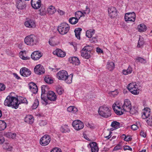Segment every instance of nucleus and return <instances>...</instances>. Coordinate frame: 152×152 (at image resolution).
I'll return each mask as SVG.
<instances>
[{"instance_id": "1", "label": "nucleus", "mask_w": 152, "mask_h": 152, "mask_svg": "<svg viewBox=\"0 0 152 152\" xmlns=\"http://www.w3.org/2000/svg\"><path fill=\"white\" fill-rule=\"evenodd\" d=\"M18 102L17 97L12 96L10 94L7 97L4 101V104L5 106L16 109L18 107L19 105Z\"/></svg>"}, {"instance_id": "2", "label": "nucleus", "mask_w": 152, "mask_h": 152, "mask_svg": "<svg viewBox=\"0 0 152 152\" xmlns=\"http://www.w3.org/2000/svg\"><path fill=\"white\" fill-rule=\"evenodd\" d=\"M39 39L37 37L34 35H30L26 36L24 39L25 43L27 45L33 46L39 43Z\"/></svg>"}, {"instance_id": "3", "label": "nucleus", "mask_w": 152, "mask_h": 152, "mask_svg": "<svg viewBox=\"0 0 152 152\" xmlns=\"http://www.w3.org/2000/svg\"><path fill=\"white\" fill-rule=\"evenodd\" d=\"M98 112L100 115L104 118L109 117L111 115V113L109 108L106 105H103L100 107L99 109Z\"/></svg>"}, {"instance_id": "4", "label": "nucleus", "mask_w": 152, "mask_h": 152, "mask_svg": "<svg viewBox=\"0 0 152 152\" xmlns=\"http://www.w3.org/2000/svg\"><path fill=\"white\" fill-rule=\"evenodd\" d=\"M92 47L89 45L85 46L81 50V56L84 58L88 59L91 57V50Z\"/></svg>"}, {"instance_id": "5", "label": "nucleus", "mask_w": 152, "mask_h": 152, "mask_svg": "<svg viewBox=\"0 0 152 152\" xmlns=\"http://www.w3.org/2000/svg\"><path fill=\"white\" fill-rule=\"evenodd\" d=\"M69 30V26L68 24L66 23H61L58 27V30L62 35L66 34Z\"/></svg>"}, {"instance_id": "6", "label": "nucleus", "mask_w": 152, "mask_h": 152, "mask_svg": "<svg viewBox=\"0 0 152 152\" xmlns=\"http://www.w3.org/2000/svg\"><path fill=\"white\" fill-rule=\"evenodd\" d=\"M127 88L133 94L136 95L139 93V89H138V86L135 83H132L129 84L127 86Z\"/></svg>"}, {"instance_id": "7", "label": "nucleus", "mask_w": 152, "mask_h": 152, "mask_svg": "<svg viewBox=\"0 0 152 152\" xmlns=\"http://www.w3.org/2000/svg\"><path fill=\"white\" fill-rule=\"evenodd\" d=\"M72 126L77 131L83 129L84 126L83 123L79 120L74 121L72 123Z\"/></svg>"}, {"instance_id": "8", "label": "nucleus", "mask_w": 152, "mask_h": 152, "mask_svg": "<svg viewBox=\"0 0 152 152\" xmlns=\"http://www.w3.org/2000/svg\"><path fill=\"white\" fill-rule=\"evenodd\" d=\"M136 14L134 12H128L126 13L124 19L126 21H132L134 22L136 19Z\"/></svg>"}, {"instance_id": "9", "label": "nucleus", "mask_w": 152, "mask_h": 152, "mask_svg": "<svg viewBox=\"0 0 152 152\" xmlns=\"http://www.w3.org/2000/svg\"><path fill=\"white\" fill-rule=\"evenodd\" d=\"M51 140L50 136L48 135H45L40 140V143L43 146H46L50 143Z\"/></svg>"}, {"instance_id": "10", "label": "nucleus", "mask_w": 152, "mask_h": 152, "mask_svg": "<svg viewBox=\"0 0 152 152\" xmlns=\"http://www.w3.org/2000/svg\"><path fill=\"white\" fill-rule=\"evenodd\" d=\"M132 105L130 101L128 99L124 100V103L122 107V111L124 113V112H127L130 110Z\"/></svg>"}, {"instance_id": "11", "label": "nucleus", "mask_w": 152, "mask_h": 152, "mask_svg": "<svg viewBox=\"0 0 152 152\" xmlns=\"http://www.w3.org/2000/svg\"><path fill=\"white\" fill-rule=\"evenodd\" d=\"M67 76H68V73L64 70L60 71L56 74L57 77L59 80H64L66 78Z\"/></svg>"}, {"instance_id": "12", "label": "nucleus", "mask_w": 152, "mask_h": 152, "mask_svg": "<svg viewBox=\"0 0 152 152\" xmlns=\"http://www.w3.org/2000/svg\"><path fill=\"white\" fill-rule=\"evenodd\" d=\"M113 108L115 113L118 115H121L123 114L122 108L120 107L119 104L115 103L113 105Z\"/></svg>"}, {"instance_id": "13", "label": "nucleus", "mask_w": 152, "mask_h": 152, "mask_svg": "<svg viewBox=\"0 0 152 152\" xmlns=\"http://www.w3.org/2000/svg\"><path fill=\"white\" fill-rule=\"evenodd\" d=\"M35 73L37 75H41L45 73V69L43 66L40 64L36 65L34 69Z\"/></svg>"}, {"instance_id": "14", "label": "nucleus", "mask_w": 152, "mask_h": 152, "mask_svg": "<svg viewBox=\"0 0 152 152\" xmlns=\"http://www.w3.org/2000/svg\"><path fill=\"white\" fill-rule=\"evenodd\" d=\"M43 54V53L39 51H34L31 54V58L34 60H37L42 57Z\"/></svg>"}, {"instance_id": "15", "label": "nucleus", "mask_w": 152, "mask_h": 152, "mask_svg": "<svg viewBox=\"0 0 152 152\" xmlns=\"http://www.w3.org/2000/svg\"><path fill=\"white\" fill-rule=\"evenodd\" d=\"M20 74L23 77H27L31 75V72L27 68L23 67L20 69Z\"/></svg>"}, {"instance_id": "16", "label": "nucleus", "mask_w": 152, "mask_h": 152, "mask_svg": "<svg viewBox=\"0 0 152 152\" xmlns=\"http://www.w3.org/2000/svg\"><path fill=\"white\" fill-rule=\"evenodd\" d=\"M109 16L111 18L116 17L117 15V11L115 7H110L108 9Z\"/></svg>"}, {"instance_id": "17", "label": "nucleus", "mask_w": 152, "mask_h": 152, "mask_svg": "<svg viewBox=\"0 0 152 152\" xmlns=\"http://www.w3.org/2000/svg\"><path fill=\"white\" fill-rule=\"evenodd\" d=\"M20 57L24 60H28L30 58L26 54V51L25 50H22L21 48H20Z\"/></svg>"}, {"instance_id": "18", "label": "nucleus", "mask_w": 152, "mask_h": 152, "mask_svg": "<svg viewBox=\"0 0 152 152\" xmlns=\"http://www.w3.org/2000/svg\"><path fill=\"white\" fill-rule=\"evenodd\" d=\"M47 96L48 99L50 101H55L57 98L56 94L52 91H49L47 93Z\"/></svg>"}, {"instance_id": "19", "label": "nucleus", "mask_w": 152, "mask_h": 152, "mask_svg": "<svg viewBox=\"0 0 152 152\" xmlns=\"http://www.w3.org/2000/svg\"><path fill=\"white\" fill-rule=\"evenodd\" d=\"M68 61L70 63L76 65H78L80 64L79 59L76 57H71L69 58Z\"/></svg>"}, {"instance_id": "20", "label": "nucleus", "mask_w": 152, "mask_h": 152, "mask_svg": "<svg viewBox=\"0 0 152 152\" xmlns=\"http://www.w3.org/2000/svg\"><path fill=\"white\" fill-rule=\"evenodd\" d=\"M24 25L26 27L29 28H34L36 26L34 21L31 19L26 21L24 23Z\"/></svg>"}, {"instance_id": "21", "label": "nucleus", "mask_w": 152, "mask_h": 152, "mask_svg": "<svg viewBox=\"0 0 152 152\" xmlns=\"http://www.w3.org/2000/svg\"><path fill=\"white\" fill-rule=\"evenodd\" d=\"M54 55H56L58 56L61 57H63L66 55V53L62 50L59 49H57L53 52Z\"/></svg>"}, {"instance_id": "22", "label": "nucleus", "mask_w": 152, "mask_h": 152, "mask_svg": "<svg viewBox=\"0 0 152 152\" xmlns=\"http://www.w3.org/2000/svg\"><path fill=\"white\" fill-rule=\"evenodd\" d=\"M92 152H98L99 148L97 143L95 142H90L89 144Z\"/></svg>"}, {"instance_id": "23", "label": "nucleus", "mask_w": 152, "mask_h": 152, "mask_svg": "<svg viewBox=\"0 0 152 152\" xmlns=\"http://www.w3.org/2000/svg\"><path fill=\"white\" fill-rule=\"evenodd\" d=\"M150 114V108L146 107L144 108L143 114L142 115V118L145 119L148 118Z\"/></svg>"}, {"instance_id": "24", "label": "nucleus", "mask_w": 152, "mask_h": 152, "mask_svg": "<svg viewBox=\"0 0 152 152\" xmlns=\"http://www.w3.org/2000/svg\"><path fill=\"white\" fill-rule=\"evenodd\" d=\"M24 120L27 123L31 124L33 123L34 119L32 115H28L25 117Z\"/></svg>"}, {"instance_id": "25", "label": "nucleus", "mask_w": 152, "mask_h": 152, "mask_svg": "<svg viewBox=\"0 0 152 152\" xmlns=\"http://www.w3.org/2000/svg\"><path fill=\"white\" fill-rule=\"evenodd\" d=\"M107 68L110 71L113 70L115 68V64L112 61H108L107 63Z\"/></svg>"}, {"instance_id": "26", "label": "nucleus", "mask_w": 152, "mask_h": 152, "mask_svg": "<svg viewBox=\"0 0 152 152\" xmlns=\"http://www.w3.org/2000/svg\"><path fill=\"white\" fill-rule=\"evenodd\" d=\"M82 30L81 28H76L74 31L76 37L79 39H80V32Z\"/></svg>"}, {"instance_id": "27", "label": "nucleus", "mask_w": 152, "mask_h": 152, "mask_svg": "<svg viewBox=\"0 0 152 152\" xmlns=\"http://www.w3.org/2000/svg\"><path fill=\"white\" fill-rule=\"evenodd\" d=\"M138 31L140 32H143L146 30L147 27L145 25L143 24H141L137 27Z\"/></svg>"}, {"instance_id": "28", "label": "nucleus", "mask_w": 152, "mask_h": 152, "mask_svg": "<svg viewBox=\"0 0 152 152\" xmlns=\"http://www.w3.org/2000/svg\"><path fill=\"white\" fill-rule=\"evenodd\" d=\"M73 77V74H71L69 75H68L66 78H65L64 80L66 83L68 84H70L72 83V79Z\"/></svg>"}, {"instance_id": "29", "label": "nucleus", "mask_w": 152, "mask_h": 152, "mask_svg": "<svg viewBox=\"0 0 152 152\" xmlns=\"http://www.w3.org/2000/svg\"><path fill=\"white\" fill-rule=\"evenodd\" d=\"M48 13L50 15H52L56 12V9L53 6H50L47 9Z\"/></svg>"}, {"instance_id": "30", "label": "nucleus", "mask_w": 152, "mask_h": 152, "mask_svg": "<svg viewBox=\"0 0 152 152\" xmlns=\"http://www.w3.org/2000/svg\"><path fill=\"white\" fill-rule=\"evenodd\" d=\"M95 30L89 29L87 30L86 33V35L88 38H91L92 36L94 34Z\"/></svg>"}, {"instance_id": "31", "label": "nucleus", "mask_w": 152, "mask_h": 152, "mask_svg": "<svg viewBox=\"0 0 152 152\" xmlns=\"http://www.w3.org/2000/svg\"><path fill=\"white\" fill-rule=\"evenodd\" d=\"M60 130L62 133L69 132L70 130L67 125L62 126L60 128Z\"/></svg>"}, {"instance_id": "32", "label": "nucleus", "mask_w": 152, "mask_h": 152, "mask_svg": "<svg viewBox=\"0 0 152 152\" xmlns=\"http://www.w3.org/2000/svg\"><path fill=\"white\" fill-rule=\"evenodd\" d=\"M67 111L70 112L75 113L78 110L77 108L73 106H70L67 108Z\"/></svg>"}, {"instance_id": "33", "label": "nucleus", "mask_w": 152, "mask_h": 152, "mask_svg": "<svg viewBox=\"0 0 152 152\" xmlns=\"http://www.w3.org/2000/svg\"><path fill=\"white\" fill-rule=\"evenodd\" d=\"M79 19L75 17H72L69 19V22L72 24H75L78 21Z\"/></svg>"}, {"instance_id": "34", "label": "nucleus", "mask_w": 152, "mask_h": 152, "mask_svg": "<svg viewBox=\"0 0 152 152\" xmlns=\"http://www.w3.org/2000/svg\"><path fill=\"white\" fill-rule=\"evenodd\" d=\"M48 88L46 86L43 85L41 86V91L42 94H47L48 92Z\"/></svg>"}, {"instance_id": "35", "label": "nucleus", "mask_w": 152, "mask_h": 152, "mask_svg": "<svg viewBox=\"0 0 152 152\" xmlns=\"http://www.w3.org/2000/svg\"><path fill=\"white\" fill-rule=\"evenodd\" d=\"M75 18H77L78 19H79L81 17H84L85 15L84 13L81 11H78L75 13Z\"/></svg>"}, {"instance_id": "36", "label": "nucleus", "mask_w": 152, "mask_h": 152, "mask_svg": "<svg viewBox=\"0 0 152 152\" xmlns=\"http://www.w3.org/2000/svg\"><path fill=\"white\" fill-rule=\"evenodd\" d=\"M132 71V67L129 66L127 70H123L122 72L124 75H126L131 73Z\"/></svg>"}, {"instance_id": "37", "label": "nucleus", "mask_w": 152, "mask_h": 152, "mask_svg": "<svg viewBox=\"0 0 152 152\" xmlns=\"http://www.w3.org/2000/svg\"><path fill=\"white\" fill-rule=\"evenodd\" d=\"M120 123L116 121H113L112 122L111 126L116 129H118L120 127Z\"/></svg>"}, {"instance_id": "38", "label": "nucleus", "mask_w": 152, "mask_h": 152, "mask_svg": "<svg viewBox=\"0 0 152 152\" xmlns=\"http://www.w3.org/2000/svg\"><path fill=\"white\" fill-rule=\"evenodd\" d=\"M27 104L28 101L26 98L24 97L20 96V104Z\"/></svg>"}, {"instance_id": "39", "label": "nucleus", "mask_w": 152, "mask_h": 152, "mask_svg": "<svg viewBox=\"0 0 152 152\" xmlns=\"http://www.w3.org/2000/svg\"><path fill=\"white\" fill-rule=\"evenodd\" d=\"M6 127V123L4 121H0V131L3 130Z\"/></svg>"}, {"instance_id": "40", "label": "nucleus", "mask_w": 152, "mask_h": 152, "mask_svg": "<svg viewBox=\"0 0 152 152\" xmlns=\"http://www.w3.org/2000/svg\"><path fill=\"white\" fill-rule=\"evenodd\" d=\"M41 1H40L38 2L35 3L34 4H35V5H33L32 3H31V5L33 8L35 9H37L39 8L41 6Z\"/></svg>"}, {"instance_id": "41", "label": "nucleus", "mask_w": 152, "mask_h": 152, "mask_svg": "<svg viewBox=\"0 0 152 152\" xmlns=\"http://www.w3.org/2000/svg\"><path fill=\"white\" fill-rule=\"evenodd\" d=\"M39 104V101L37 99H35L33 104L31 106L33 109H36L38 107Z\"/></svg>"}, {"instance_id": "42", "label": "nucleus", "mask_w": 152, "mask_h": 152, "mask_svg": "<svg viewBox=\"0 0 152 152\" xmlns=\"http://www.w3.org/2000/svg\"><path fill=\"white\" fill-rule=\"evenodd\" d=\"M135 59L137 62H140L142 63L145 64L146 63L145 60L141 57H137Z\"/></svg>"}, {"instance_id": "43", "label": "nucleus", "mask_w": 152, "mask_h": 152, "mask_svg": "<svg viewBox=\"0 0 152 152\" xmlns=\"http://www.w3.org/2000/svg\"><path fill=\"white\" fill-rule=\"evenodd\" d=\"M56 91L58 94L61 95L64 92V90L61 87L59 86L57 87Z\"/></svg>"}, {"instance_id": "44", "label": "nucleus", "mask_w": 152, "mask_h": 152, "mask_svg": "<svg viewBox=\"0 0 152 152\" xmlns=\"http://www.w3.org/2000/svg\"><path fill=\"white\" fill-rule=\"evenodd\" d=\"M144 43V42L143 39L140 38L138 42L137 47L138 48H140L141 46L143 45Z\"/></svg>"}, {"instance_id": "45", "label": "nucleus", "mask_w": 152, "mask_h": 152, "mask_svg": "<svg viewBox=\"0 0 152 152\" xmlns=\"http://www.w3.org/2000/svg\"><path fill=\"white\" fill-rule=\"evenodd\" d=\"M45 80L46 83L49 84H51L53 82V80L48 77H45Z\"/></svg>"}, {"instance_id": "46", "label": "nucleus", "mask_w": 152, "mask_h": 152, "mask_svg": "<svg viewBox=\"0 0 152 152\" xmlns=\"http://www.w3.org/2000/svg\"><path fill=\"white\" fill-rule=\"evenodd\" d=\"M49 44L51 46H54L56 45V43L52 38L50 39L49 41Z\"/></svg>"}, {"instance_id": "47", "label": "nucleus", "mask_w": 152, "mask_h": 152, "mask_svg": "<svg viewBox=\"0 0 152 152\" xmlns=\"http://www.w3.org/2000/svg\"><path fill=\"white\" fill-rule=\"evenodd\" d=\"M109 94L110 95L113 96H115L118 95V92L117 90L111 91L109 92Z\"/></svg>"}, {"instance_id": "48", "label": "nucleus", "mask_w": 152, "mask_h": 152, "mask_svg": "<svg viewBox=\"0 0 152 152\" xmlns=\"http://www.w3.org/2000/svg\"><path fill=\"white\" fill-rule=\"evenodd\" d=\"M47 124V122L46 121L41 120L39 121V124L41 126H44L46 125Z\"/></svg>"}, {"instance_id": "49", "label": "nucleus", "mask_w": 152, "mask_h": 152, "mask_svg": "<svg viewBox=\"0 0 152 152\" xmlns=\"http://www.w3.org/2000/svg\"><path fill=\"white\" fill-rule=\"evenodd\" d=\"M124 140L126 141H131L132 139V138L130 137L129 136H126L125 134L122 135V137L124 138Z\"/></svg>"}, {"instance_id": "50", "label": "nucleus", "mask_w": 152, "mask_h": 152, "mask_svg": "<svg viewBox=\"0 0 152 152\" xmlns=\"http://www.w3.org/2000/svg\"><path fill=\"white\" fill-rule=\"evenodd\" d=\"M28 87L30 90L33 88L34 87L37 86L36 84L34 83L31 82L28 84Z\"/></svg>"}, {"instance_id": "51", "label": "nucleus", "mask_w": 152, "mask_h": 152, "mask_svg": "<svg viewBox=\"0 0 152 152\" xmlns=\"http://www.w3.org/2000/svg\"><path fill=\"white\" fill-rule=\"evenodd\" d=\"M50 152H62V151L60 148H55L53 149Z\"/></svg>"}, {"instance_id": "52", "label": "nucleus", "mask_w": 152, "mask_h": 152, "mask_svg": "<svg viewBox=\"0 0 152 152\" xmlns=\"http://www.w3.org/2000/svg\"><path fill=\"white\" fill-rule=\"evenodd\" d=\"M46 13V10L45 8H41L40 10V14L41 15H45Z\"/></svg>"}, {"instance_id": "53", "label": "nucleus", "mask_w": 152, "mask_h": 152, "mask_svg": "<svg viewBox=\"0 0 152 152\" xmlns=\"http://www.w3.org/2000/svg\"><path fill=\"white\" fill-rule=\"evenodd\" d=\"M129 112L130 114H135L137 112V110L135 109V108H131L130 110L128 111Z\"/></svg>"}, {"instance_id": "54", "label": "nucleus", "mask_w": 152, "mask_h": 152, "mask_svg": "<svg viewBox=\"0 0 152 152\" xmlns=\"http://www.w3.org/2000/svg\"><path fill=\"white\" fill-rule=\"evenodd\" d=\"M30 91L34 94H36L37 93L38 89L37 86H36L35 87H34L33 88H32L30 90Z\"/></svg>"}, {"instance_id": "55", "label": "nucleus", "mask_w": 152, "mask_h": 152, "mask_svg": "<svg viewBox=\"0 0 152 152\" xmlns=\"http://www.w3.org/2000/svg\"><path fill=\"white\" fill-rule=\"evenodd\" d=\"M5 89V85L1 83H0V91H2L4 90Z\"/></svg>"}, {"instance_id": "56", "label": "nucleus", "mask_w": 152, "mask_h": 152, "mask_svg": "<svg viewBox=\"0 0 152 152\" xmlns=\"http://www.w3.org/2000/svg\"><path fill=\"white\" fill-rule=\"evenodd\" d=\"M121 148V146L120 145H118L115 146L114 148V151H116L118 150H119Z\"/></svg>"}, {"instance_id": "57", "label": "nucleus", "mask_w": 152, "mask_h": 152, "mask_svg": "<svg viewBox=\"0 0 152 152\" xmlns=\"http://www.w3.org/2000/svg\"><path fill=\"white\" fill-rule=\"evenodd\" d=\"M86 126L88 127H89L91 129H93L94 128L93 124H91L89 123H88L86 124Z\"/></svg>"}, {"instance_id": "58", "label": "nucleus", "mask_w": 152, "mask_h": 152, "mask_svg": "<svg viewBox=\"0 0 152 152\" xmlns=\"http://www.w3.org/2000/svg\"><path fill=\"white\" fill-rule=\"evenodd\" d=\"M131 129L134 130H136L138 129V126L136 125H133L131 126Z\"/></svg>"}, {"instance_id": "59", "label": "nucleus", "mask_w": 152, "mask_h": 152, "mask_svg": "<svg viewBox=\"0 0 152 152\" xmlns=\"http://www.w3.org/2000/svg\"><path fill=\"white\" fill-rule=\"evenodd\" d=\"M96 51L98 53H103L102 50L98 47L96 48Z\"/></svg>"}, {"instance_id": "60", "label": "nucleus", "mask_w": 152, "mask_h": 152, "mask_svg": "<svg viewBox=\"0 0 152 152\" xmlns=\"http://www.w3.org/2000/svg\"><path fill=\"white\" fill-rule=\"evenodd\" d=\"M45 94L41 93V98L42 100L45 102H46L45 96L44 95Z\"/></svg>"}, {"instance_id": "61", "label": "nucleus", "mask_w": 152, "mask_h": 152, "mask_svg": "<svg viewBox=\"0 0 152 152\" xmlns=\"http://www.w3.org/2000/svg\"><path fill=\"white\" fill-rule=\"evenodd\" d=\"M4 141V137L2 136H0V144H2Z\"/></svg>"}, {"instance_id": "62", "label": "nucleus", "mask_w": 152, "mask_h": 152, "mask_svg": "<svg viewBox=\"0 0 152 152\" xmlns=\"http://www.w3.org/2000/svg\"><path fill=\"white\" fill-rule=\"evenodd\" d=\"M124 150L125 151L126 150H129V151H132V148H130L129 146H125L124 148Z\"/></svg>"}, {"instance_id": "63", "label": "nucleus", "mask_w": 152, "mask_h": 152, "mask_svg": "<svg viewBox=\"0 0 152 152\" xmlns=\"http://www.w3.org/2000/svg\"><path fill=\"white\" fill-rule=\"evenodd\" d=\"M12 135V133L11 132H8L6 133L5 134L6 137L10 138H11Z\"/></svg>"}, {"instance_id": "64", "label": "nucleus", "mask_w": 152, "mask_h": 152, "mask_svg": "<svg viewBox=\"0 0 152 152\" xmlns=\"http://www.w3.org/2000/svg\"><path fill=\"white\" fill-rule=\"evenodd\" d=\"M140 135L141 136L143 137L144 138L146 137L145 134L143 131H141L140 132Z\"/></svg>"}]
</instances>
